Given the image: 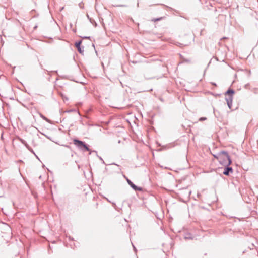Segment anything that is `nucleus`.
Returning a JSON list of instances; mask_svg holds the SVG:
<instances>
[{
    "label": "nucleus",
    "instance_id": "obj_12",
    "mask_svg": "<svg viewBox=\"0 0 258 258\" xmlns=\"http://www.w3.org/2000/svg\"><path fill=\"white\" fill-rule=\"evenodd\" d=\"M28 149H29V147L27 142H26V144H24Z\"/></svg>",
    "mask_w": 258,
    "mask_h": 258
},
{
    "label": "nucleus",
    "instance_id": "obj_1",
    "mask_svg": "<svg viewBox=\"0 0 258 258\" xmlns=\"http://www.w3.org/2000/svg\"><path fill=\"white\" fill-rule=\"evenodd\" d=\"M217 160L222 165H230L232 161L227 151H222L218 153Z\"/></svg>",
    "mask_w": 258,
    "mask_h": 258
},
{
    "label": "nucleus",
    "instance_id": "obj_19",
    "mask_svg": "<svg viewBox=\"0 0 258 258\" xmlns=\"http://www.w3.org/2000/svg\"><path fill=\"white\" fill-rule=\"evenodd\" d=\"M102 162V163H103V164H105V162H104V160H103Z\"/></svg>",
    "mask_w": 258,
    "mask_h": 258
},
{
    "label": "nucleus",
    "instance_id": "obj_10",
    "mask_svg": "<svg viewBox=\"0 0 258 258\" xmlns=\"http://www.w3.org/2000/svg\"><path fill=\"white\" fill-rule=\"evenodd\" d=\"M76 112V110L75 109H70V110H66L65 111V112H67V113H70V112Z\"/></svg>",
    "mask_w": 258,
    "mask_h": 258
},
{
    "label": "nucleus",
    "instance_id": "obj_5",
    "mask_svg": "<svg viewBox=\"0 0 258 258\" xmlns=\"http://www.w3.org/2000/svg\"><path fill=\"white\" fill-rule=\"evenodd\" d=\"M127 182L128 184L130 185V186L135 191H142V188L141 187H138L135 185L133 182H132L130 180L128 179H127Z\"/></svg>",
    "mask_w": 258,
    "mask_h": 258
},
{
    "label": "nucleus",
    "instance_id": "obj_20",
    "mask_svg": "<svg viewBox=\"0 0 258 258\" xmlns=\"http://www.w3.org/2000/svg\"><path fill=\"white\" fill-rule=\"evenodd\" d=\"M113 164L114 165H117V164H116L115 163H113Z\"/></svg>",
    "mask_w": 258,
    "mask_h": 258
},
{
    "label": "nucleus",
    "instance_id": "obj_6",
    "mask_svg": "<svg viewBox=\"0 0 258 258\" xmlns=\"http://www.w3.org/2000/svg\"><path fill=\"white\" fill-rule=\"evenodd\" d=\"M82 41L80 40L75 42V45L77 49V50L80 54H83L84 52V47L82 48L81 47Z\"/></svg>",
    "mask_w": 258,
    "mask_h": 258
},
{
    "label": "nucleus",
    "instance_id": "obj_14",
    "mask_svg": "<svg viewBox=\"0 0 258 258\" xmlns=\"http://www.w3.org/2000/svg\"><path fill=\"white\" fill-rule=\"evenodd\" d=\"M84 39H89L90 37L85 36L83 37Z\"/></svg>",
    "mask_w": 258,
    "mask_h": 258
},
{
    "label": "nucleus",
    "instance_id": "obj_15",
    "mask_svg": "<svg viewBox=\"0 0 258 258\" xmlns=\"http://www.w3.org/2000/svg\"><path fill=\"white\" fill-rule=\"evenodd\" d=\"M79 7H80V8H82V4H81V3H80V4H79Z\"/></svg>",
    "mask_w": 258,
    "mask_h": 258
},
{
    "label": "nucleus",
    "instance_id": "obj_16",
    "mask_svg": "<svg viewBox=\"0 0 258 258\" xmlns=\"http://www.w3.org/2000/svg\"><path fill=\"white\" fill-rule=\"evenodd\" d=\"M99 159L100 160H101L102 161L103 160V159L101 157H99Z\"/></svg>",
    "mask_w": 258,
    "mask_h": 258
},
{
    "label": "nucleus",
    "instance_id": "obj_8",
    "mask_svg": "<svg viewBox=\"0 0 258 258\" xmlns=\"http://www.w3.org/2000/svg\"><path fill=\"white\" fill-rule=\"evenodd\" d=\"M164 17H159V18H153L151 20V21L152 22H156V21H161L162 20H163L164 19Z\"/></svg>",
    "mask_w": 258,
    "mask_h": 258
},
{
    "label": "nucleus",
    "instance_id": "obj_17",
    "mask_svg": "<svg viewBox=\"0 0 258 258\" xmlns=\"http://www.w3.org/2000/svg\"><path fill=\"white\" fill-rule=\"evenodd\" d=\"M185 239H190V237H185Z\"/></svg>",
    "mask_w": 258,
    "mask_h": 258
},
{
    "label": "nucleus",
    "instance_id": "obj_9",
    "mask_svg": "<svg viewBox=\"0 0 258 258\" xmlns=\"http://www.w3.org/2000/svg\"><path fill=\"white\" fill-rule=\"evenodd\" d=\"M18 139L23 145L24 144H26V142L24 140H23V139L19 138Z\"/></svg>",
    "mask_w": 258,
    "mask_h": 258
},
{
    "label": "nucleus",
    "instance_id": "obj_11",
    "mask_svg": "<svg viewBox=\"0 0 258 258\" xmlns=\"http://www.w3.org/2000/svg\"><path fill=\"white\" fill-rule=\"evenodd\" d=\"M206 120H207L206 117H201L199 118V121H202Z\"/></svg>",
    "mask_w": 258,
    "mask_h": 258
},
{
    "label": "nucleus",
    "instance_id": "obj_7",
    "mask_svg": "<svg viewBox=\"0 0 258 258\" xmlns=\"http://www.w3.org/2000/svg\"><path fill=\"white\" fill-rule=\"evenodd\" d=\"M39 115L41 117V118H42L44 120L46 121V122H47L48 123L50 122V120L49 119H48L47 118H46L45 116H44L41 113H39Z\"/></svg>",
    "mask_w": 258,
    "mask_h": 258
},
{
    "label": "nucleus",
    "instance_id": "obj_18",
    "mask_svg": "<svg viewBox=\"0 0 258 258\" xmlns=\"http://www.w3.org/2000/svg\"><path fill=\"white\" fill-rule=\"evenodd\" d=\"M133 247H134V249L135 250H136V248H135V247L134 245H133Z\"/></svg>",
    "mask_w": 258,
    "mask_h": 258
},
{
    "label": "nucleus",
    "instance_id": "obj_2",
    "mask_svg": "<svg viewBox=\"0 0 258 258\" xmlns=\"http://www.w3.org/2000/svg\"><path fill=\"white\" fill-rule=\"evenodd\" d=\"M74 144L81 151L84 152L86 151H90V149L87 144L84 142L77 139L73 140Z\"/></svg>",
    "mask_w": 258,
    "mask_h": 258
},
{
    "label": "nucleus",
    "instance_id": "obj_4",
    "mask_svg": "<svg viewBox=\"0 0 258 258\" xmlns=\"http://www.w3.org/2000/svg\"><path fill=\"white\" fill-rule=\"evenodd\" d=\"M224 166L225 167L223 171V174L225 175L228 176L230 173H233V170L231 167H230L229 165H224Z\"/></svg>",
    "mask_w": 258,
    "mask_h": 258
},
{
    "label": "nucleus",
    "instance_id": "obj_13",
    "mask_svg": "<svg viewBox=\"0 0 258 258\" xmlns=\"http://www.w3.org/2000/svg\"><path fill=\"white\" fill-rule=\"evenodd\" d=\"M217 156H218V154L217 155H214V158L217 159Z\"/></svg>",
    "mask_w": 258,
    "mask_h": 258
},
{
    "label": "nucleus",
    "instance_id": "obj_3",
    "mask_svg": "<svg viewBox=\"0 0 258 258\" xmlns=\"http://www.w3.org/2000/svg\"><path fill=\"white\" fill-rule=\"evenodd\" d=\"M235 91L233 89L229 88L225 93V95H228L227 97H226L225 100L226 101L227 105L229 109H232V100L233 95L234 94Z\"/></svg>",
    "mask_w": 258,
    "mask_h": 258
}]
</instances>
